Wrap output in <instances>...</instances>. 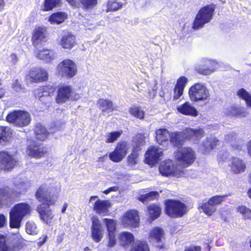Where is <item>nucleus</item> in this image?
<instances>
[{"label": "nucleus", "instance_id": "3", "mask_svg": "<svg viewBox=\"0 0 251 251\" xmlns=\"http://www.w3.org/2000/svg\"><path fill=\"white\" fill-rule=\"evenodd\" d=\"M31 211V207L27 203L21 202L14 205L9 213L10 226L19 228L23 218L29 215Z\"/></svg>", "mask_w": 251, "mask_h": 251}, {"label": "nucleus", "instance_id": "52", "mask_svg": "<svg viewBox=\"0 0 251 251\" xmlns=\"http://www.w3.org/2000/svg\"><path fill=\"white\" fill-rule=\"evenodd\" d=\"M225 139L228 142L230 143L232 146H234V143L237 139L236 134L234 132H232L225 136Z\"/></svg>", "mask_w": 251, "mask_h": 251}, {"label": "nucleus", "instance_id": "40", "mask_svg": "<svg viewBox=\"0 0 251 251\" xmlns=\"http://www.w3.org/2000/svg\"><path fill=\"white\" fill-rule=\"evenodd\" d=\"M103 220L105 224L108 234L115 233L116 226L115 221L107 218L103 219Z\"/></svg>", "mask_w": 251, "mask_h": 251}, {"label": "nucleus", "instance_id": "30", "mask_svg": "<svg viewBox=\"0 0 251 251\" xmlns=\"http://www.w3.org/2000/svg\"><path fill=\"white\" fill-rule=\"evenodd\" d=\"M16 247L13 243L9 242L5 235L0 234V251H16Z\"/></svg>", "mask_w": 251, "mask_h": 251}, {"label": "nucleus", "instance_id": "29", "mask_svg": "<svg viewBox=\"0 0 251 251\" xmlns=\"http://www.w3.org/2000/svg\"><path fill=\"white\" fill-rule=\"evenodd\" d=\"M37 58L46 62H50L55 58L54 52L50 50L43 49L35 52Z\"/></svg>", "mask_w": 251, "mask_h": 251}, {"label": "nucleus", "instance_id": "23", "mask_svg": "<svg viewBox=\"0 0 251 251\" xmlns=\"http://www.w3.org/2000/svg\"><path fill=\"white\" fill-rule=\"evenodd\" d=\"M47 40V32L43 27H35L33 31L32 41L35 47L42 45Z\"/></svg>", "mask_w": 251, "mask_h": 251}, {"label": "nucleus", "instance_id": "37", "mask_svg": "<svg viewBox=\"0 0 251 251\" xmlns=\"http://www.w3.org/2000/svg\"><path fill=\"white\" fill-rule=\"evenodd\" d=\"M148 210L150 214L149 220L150 222L158 218L161 213V209L159 206L156 204H151L148 207Z\"/></svg>", "mask_w": 251, "mask_h": 251}, {"label": "nucleus", "instance_id": "58", "mask_svg": "<svg viewBox=\"0 0 251 251\" xmlns=\"http://www.w3.org/2000/svg\"><path fill=\"white\" fill-rule=\"evenodd\" d=\"M7 219L3 214L0 215V227H3L6 224Z\"/></svg>", "mask_w": 251, "mask_h": 251}, {"label": "nucleus", "instance_id": "57", "mask_svg": "<svg viewBox=\"0 0 251 251\" xmlns=\"http://www.w3.org/2000/svg\"><path fill=\"white\" fill-rule=\"evenodd\" d=\"M119 189V187L117 186H114L113 187H111L103 191V193L106 195L109 194L112 192H116Z\"/></svg>", "mask_w": 251, "mask_h": 251}, {"label": "nucleus", "instance_id": "59", "mask_svg": "<svg viewBox=\"0 0 251 251\" xmlns=\"http://www.w3.org/2000/svg\"><path fill=\"white\" fill-rule=\"evenodd\" d=\"M25 184L23 183H21L19 185H18V186L16 188V189H17L16 191L18 193H20L24 192L25 191Z\"/></svg>", "mask_w": 251, "mask_h": 251}, {"label": "nucleus", "instance_id": "10", "mask_svg": "<svg viewBox=\"0 0 251 251\" xmlns=\"http://www.w3.org/2000/svg\"><path fill=\"white\" fill-rule=\"evenodd\" d=\"M175 166L173 161L171 160H167L163 161L160 164L159 170L160 173L165 176H173L179 177L184 175L182 168L176 163Z\"/></svg>", "mask_w": 251, "mask_h": 251}, {"label": "nucleus", "instance_id": "50", "mask_svg": "<svg viewBox=\"0 0 251 251\" xmlns=\"http://www.w3.org/2000/svg\"><path fill=\"white\" fill-rule=\"evenodd\" d=\"M226 196L216 195L211 197L208 201L211 203L214 206L220 204L223 201Z\"/></svg>", "mask_w": 251, "mask_h": 251}, {"label": "nucleus", "instance_id": "21", "mask_svg": "<svg viewBox=\"0 0 251 251\" xmlns=\"http://www.w3.org/2000/svg\"><path fill=\"white\" fill-rule=\"evenodd\" d=\"M92 237L96 242H99L103 237V231L101 223L97 217L92 218Z\"/></svg>", "mask_w": 251, "mask_h": 251}, {"label": "nucleus", "instance_id": "60", "mask_svg": "<svg viewBox=\"0 0 251 251\" xmlns=\"http://www.w3.org/2000/svg\"><path fill=\"white\" fill-rule=\"evenodd\" d=\"M10 59L11 62L15 64L18 61V57L15 54L12 53L10 55Z\"/></svg>", "mask_w": 251, "mask_h": 251}, {"label": "nucleus", "instance_id": "33", "mask_svg": "<svg viewBox=\"0 0 251 251\" xmlns=\"http://www.w3.org/2000/svg\"><path fill=\"white\" fill-rule=\"evenodd\" d=\"M119 240L122 246H127L131 244L134 240L133 234L129 232H122L119 235Z\"/></svg>", "mask_w": 251, "mask_h": 251}, {"label": "nucleus", "instance_id": "19", "mask_svg": "<svg viewBox=\"0 0 251 251\" xmlns=\"http://www.w3.org/2000/svg\"><path fill=\"white\" fill-rule=\"evenodd\" d=\"M26 153L31 157L39 159L46 156L48 151L46 148L33 143L28 145Z\"/></svg>", "mask_w": 251, "mask_h": 251}, {"label": "nucleus", "instance_id": "7", "mask_svg": "<svg viewBox=\"0 0 251 251\" xmlns=\"http://www.w3.org/2000/svg\"><path fill=\"white\" fill-rule=\"evenodd\" d=\"M56 72L61 77L71 78L77 74V65L71 59H65L57 65Z\"/></svg>", "mask_w": 251, "mask_h": 251}, {"label": "nucleus", "instance_id": "54", "mask_svg": "<svg viewBox=\"0 0 251 251\" xmlns=\"http://www.w3.org/2000/svg\"><path fill=\"white\" fill-rule=\"evenodd\" d=\"M109 241L108 246L110 247H113L116 243L115 233L108 234Z\"/></svg>", "mask_w": 251, "mask_h": 251}, {"label": "nucleus", "instance_id": "44", "mask_svg": "<svg viewBox=\"0 0 251 251\" xmlns=\"http://www.w3.org/2000/svg\"><path fill=\"white\" fill-rule=\"evenodd\" d=\"M237 212L241 214L244 219H251V210L245 206H239L237 207Z\"/></svg>", "mask_w": 251, "mask_h": 251}, {"label": "nucleus", "instance_id": "11", "mask_svg": "<svg viewBox=\"0 0 251 251\" xmlns=\"http://www.w3.org/2000/svg\"><path fill=\"white\" fill-rule=\"evenodd\" d=\"M6 120L16 126L24 127L30 123V116L29 114L25 111H14L7 116Z\"/></svg>", "mask_w": 251, "mask_h": 251}, {"label": "nucleus", "instance_id": "27", "mask_svg": "<svg viewBox=\"0 0 251 251\" xmlns=\"http://www.w3.org/2000/svg\"><path fill=\"white\" fill-rule=\"evenodd\" d=\"M50 206L42 203L37 207V211L39 213L41 219L47 224L50 222L53 216L51 210L49 209Z\"/></svg>", "mask_w": 251, "mask_h": 251}, {"label": "nucleus", "instance_id": "32", "mask_svg": "<svg viewBox=\"0 0 251 251\" xmlns=\"http://www.w3.org/2000/svg\"><path fill=\"white\" fill-rule=\"evenodd\" d=\"M68 17V15L63 12H58L52 14L49 18V21L51 24H60L63 23Z\"/></svg>", "mask_w": 251, "mask_h": 251}, {"label": "nucleus", "instance_id": "8", "mask_svg": "<svg viewBox=\"0 0 251 251\" xmlns=\"http://www.w3.org/2000/svg\"><path fill=\"white\" fill-rule=\"evenodd\" d=\"M166 214L171 217H181L187 212L185 204L179 201L169 200L165 202Z\"/></svg>", "mask_w": 251, "mask_h": 251}, {"label": "nucleus", "instance_id": "1", "mask_svg": "<svg viewBox=\"0 0 251 251\" xmlns=\"http://www.w3.org/2000/svg\"><path fill=\"white\" fill-rule=\"evenodd\" d=\"M204 134L201 128H186L181 132L176 131L171 133L166 129L160 128L156 131V139L158 144L166 145L168 144L170 138V141L173 146L177 147L181 145L186 140L197 144Z\"/></svg>", "mask_w": 251, "mask_h": 251}, {"label": "nucleus", "instance_id": "63", "mask_svg": "<svg viewBox=\"0 0 251 251\" xmlns=\"http://www.w3.org/2000/svg\"><path fill=\"white\" fill-rule=\"evenodd\" d=\"M184 251H201V248L199 246L191 247L186 249Z\"/></svg>", "mask_w": 251, "mask_h": 251}, {"label": "nucleus", "instance_id": "49", "mask_svg": "<svg viewBox=\"0 0 251 251\" xmlns=\"http://www.w3.org/2000/svg\"><path fill=\"white\" fill-rule=\"evenodd\" d=\"M85 9H92L97 4V0H80Z\"/></svg>", "mask_w": 251, "mask_h": 251}, {"label": "nucleus", "instance_id": "61", "mask_svg": "<svg viewBox=\"0 0 251 251\" xmlns=\"http://www.w3.org/2000/svg\"><path fill=\"white\" fill-rule=\"evenodd\" d=\"M138 199L140 201L143 202L144 203H146L147 201H149V199L147 198V194L140 196Z\"/></svg>", "mask_w": 251, "mask_h": 251}, {"label": "nucleus", "instance_id": "13", "mask_svg": "<svg viewBox=\"0 0 251 251\" xmlns=\"http://www.w3.org/2000/svg\"><path fill=\"white\" fill-rule=\"evenodd\" d=\"M89 203L97 213L103 216L109 212V209L111 206L109 201L99 199L98 196H91Z\"/></svg>", "mask_w": 251, "mask_h": 251}, {"label": "nucleus", "instance_id": "45", "mask_svg": "<svg viewBox=\"0 0 251 251\" xmlns=\"http://www.w3.org/2000/svg\"><path fill=\"white\" fill-rule=\"evenodd\" d=\"M130 113L135 117L142 119L144 117V112L140 107L134 106L129 109Z\"/></svg>", "mask_w": 251, "mask_h": 251}, {"label": "nucleus", "instance_id": "35", "mask_svg": "<svg viewBox=\"0 0 251 251\" xmlns=\"http://www.w3.org/2000/svg\"><path fill=\"white\" fill-rule=\"evenodd\" d=\"M34 131L36 138L39 140H45L49 135L45 127L40 124L36 125Z\"/></svg>", "mask_w": 251, "mask_h": 251}, {"label": "nucleus", "instance_id": "41", "mask_svg": "<svg viewBox=\"0 0 251 251\" xmlns=\"http://www.w3.org/2000/svg\"><path fill=\"white\" fill-rule=\"evenodd\" d=\"M122 131H114L108 133L105 135V142L111 143L115 142L122 135Z\"/></svg>", "mask_w": 251, "mask_h": 251}, {"label": "nucleus", "instance_id": "64", "mask_svg": "<svg viewBox=\"0 0 251 251\" xmlns=\"http://www.w3.org/2000/svg\"><path fill=\"white\" fill-rule=\"evenodd\" d=\"M64 235V233L63 232H61L60 234L58 235L57 236L56 241L59 244L61 243L63 240V237Z\"/></svg>", "mask_w": 251, "mask_h": 251}, {"label": "nucleus", "instance_id": "51", "mask_svg": "<svg viewBox=\"0 0 251 251\" xmlns=\"http://www.w3.org/2000/svg\"><path fill=\"white\" fill-rule=\"evenodd\" d=\"M187 81V78L186 77L181 76L177 79L175 86L184 90Z\"/></svg>", "mask_w": 251, "mask_h": 251}, {"label": "nucleus", "instance_id": "18", "mask_svg": "<svg viewBox=\"0 0 251 251\" xmlns=\"http://www.w3.org/2000/svg\"><path fill=\"white\" fill-rule=\"evenodd\" d=\"M48 77L47 70L43 68H34L29 72L26 79L30 82H39L47 80Z\"/></svg>", "mask_w": 251, "mask_h": 251}, {"label": "nucleus", "instance_id": "48", "mask_svg": "<svg viewBox=\"0 0 251 251\" xmlns=\"http://www.w3.org/2000/svg\"><path fill=\"white\" fill-rule=\"evenodd\" d=\"M244 109L242 108L236 107H230L229 111L226 114L228 115L237 116H245L243 114Z\"/></svg>", "mask_w": 251, "mask_h": 251}, {"label": "nucleus", "instance_id": "34", "mask_svg": "<svg viewBox=\"0 0 251 251\" xmlns=\"http://www.w3.org/2000/svg\"><path fill=\"white\" fill-rule=\"evenodd\" d=\"M163 230L160 227L153 228L150 232L149 238L152 243H159L163 237Z\"/></svg>", "mask_w": 251, "mask_h": 251}, {"label": "nucleus", "instance_id": "16", "mask_svg": "<svg viewBox=\"0 0 251 251\" xmlns=\"http://www.w3.org/2000/svg\"><path fill=\"white\" fill-rule=\"evenodd\" d=\"M18 162V159L7 151L0 152V169L10 170L13 168Z\"/></svg>", "mask_w": 251, "mask_h": 251}, {"label": "nucleus", "instance_id": "12", "mask_svg": "<svg viewBox=\"0 0 251 251\" xmlns=\"http://www.w3.org/2000/svg\"><path fill=\"white\" fill-rule=\"evenodd\" d=\"M218 66V63L216 60L203 58L200 64L195 66V69L198 73L207 75L215 72Z\"/></svg>", "mask_w": 251, "mask_h": 251}, {"label": "nucleus", "instance_id": "31", "mask_svg": "<svg viewBox=\"0 0 251 251\" xmlns=\"http://www.w3.org/2000/svg\"><path fill=\"white\" fill-rule=\"evenodd\" d=\"M97 105L99 109L101 110L102 112L107 111L108 113H109L115 109L112 101L108 99H99L98 101Z\"/></svg>", "mask_w": 251, "mask_h": 251}, {"label": "nucleus", "instance_id": "53", "mask_svg": "<svg viewBox=\"0 0 251 251\" xmlns=\"http://www.w3.org/2000/svg\"><path fill=\"white\" fill-rule=\"evenodd\" d=\"M183 90L182 88H179L176 87H175L174 89V100H177L182 95L183 93Z\"/></svg>", "mask_w": 251, "mask_h": 251}, {"label": "nucleus", "instance_id": "36", "mask_svg": "<svg viewBox=\"0 0 251 251\" xmlns=\"http://www.w3.org/2000/svg\"><path fill=\"white\" fill-rule=\"evenodd\" d=\"M219 141L215 137H212L207 138L203 142L202 150L204 152L209 151L210 150L214 149L219 144Z\"/></svg>", "mask_w": 251, "mask_h": 251}, {"label": "nucleus", "instance_id": "4", "mask_svg": "<svg viewBox=\"0 0 251 251\" xmlns=\"http://www.w3.org/2000/svg\"><path fill=\"white\" fill-rule=\"evenodd\" d=\"M80 98V95L74 91L72 86L63 84L58 87L55 101L62 104L69 100H76Z\"/></svg>", "mask_w": 251, "mask_h": 251}, {"label": "nucleus", "instance_id": "39", "mask_svg": "<svg viewBox=\"0 0 251 251\" xmlns=\"http://www.w3.org/2000/svg\"><path fill=\"white\" fill-rule=\"evenodd\" d=\"M238 96L246 101L247 105L251 108V96L244 89H240L237 92Z\"/></svg>", "mask_w": 251, "mask_h": 251}, {"label": "nucleus", "instance_id": "43", "mask_svg": "<svg viewBox=\"0 0 251 251\" xmlns=\"http://www.w3.org/2000/svg\"><path fill=\"white\" fill-rule=\"evenodd\" d=\"M107 8L106 10L107 12L109 11H117L118 9H120L122 4L116 0H109L107 3Z\"/></svg>", "mask_w": 251, "mask_h": 251}, {"label": "nucleus", "instance_id": "62", "mask_svg": "<svg viewBox=\"0 0 251 251\" xmlns=\"http://www.w3.org/2000/svg\"><path fill=\"white\" fill-rule=\"evenodd\" d=\"M48 238L47 235H43L39 238V244L40 245H42L46 241Z\"/></svg>", "mask_w": 251, "mask_h": 251}, {"label": "nucleus", "instance_id": "6", "mask_svg": "<svg viewBox=\"0 0 251 251\" xmlns=\"http://www.w3.org/2000/svg\"><path fill=\"white\" fill-rule=\"evenodd\" d=\"M214 10V6L211 5L201 8L195 17L193 28L198 29L202 28L205 24L209 23L212 18Z\"/></svg>", "mask_w": 251, "mask_h": 251}, {"label": "nucleus", "instance_id": "47", "mask_svg": "<svg viewBox=\"0 0 251 251\" xmlns=\"http://www.w3.org/2000/svg\"><path fill=\"white\" fill-rule=\"evenodd\" d=\"M26 231L28 234L30 235L37 234L38 231L36 224L31 221L26 223Z\"/></svg>", "mask_w": 251, "mask_h": 251}, {"label": "nucleus", "instance_id": "25", "mask_svg": "<svg viewBox=\"0 0 251 251\" xmlns=\"http://www.w3.org/2000/svg\"><path fill=\"white\" fill-rule=\"evenodd\" d=\"M75 44V37L68 31L64 32L59 41V45L62 48L69 50L74 48Z\"/></svg>", "mask_w": 251, "mask_h": 251}, {"label": "nucleus", "instance_id": "46", "mask_svg": "<svg viewBox=\"0 0 251 251\" xmlns=\"http://www.w3.org/2000/svg\"><path fill=\"white\" fill-rule=\"evenodd\" d=\"M131 251H149V249L146 242L139 241L135 243Z\"/></svg>", "mask_w": 251, "mask_h": 251}, {"label": "nucleus", "instance_id": "14", "mask_svg": "<svg viewBox=\"0 0 251 251\" xmlns=\"http://www.w3.org/2000/svg\"><path fill=\"white\" fill-rule=\"evenodd\" d=\"M129 148V144L126 142H119L114 151L110 153V159L115 162L121 161L126 155Z\"/></svg>", "mask_w": 251, "mask_h": 251}, {"label": "nucleus", "instance_id": "28", "mask_svg": "<svg viewBox=\"0 0 251 251\" xmlns=\"http://www.w3.org/2000/svg\"><path fill=\"white\" fill-rule=\"evenodd\" d=\"M12 135V129L8 126H0V145L4 146L10 141Z\"/></svg>", "mask_w": 251, "mask_h": 251}, {"label": "nucleus", "instance_id": "38", "mask_svg": "<svg viewBox=\"0 0 251 251\" xmlns=\"http://www.w3.org/2000/svg\"><path fill=\"white\" fill-rule=\"evenodd\" d=\"M200 207L202 209L203 212L208 216L212 215L216 210V206L210 203L209 201L202 203Z\"/></svg>", "mask_w": 251, "mask_h": 251}, {"label": "nucleus", "instance_id": "5", "mask_svg": "<svg viewBox=\"0 0 251 251\" xmlns=\"http://www.w3.org/2000/svg\"><path fill=\"white\" fill-rule=\"evenodd\" d=\"M176 164L182 168L183 172L184 168L192 164L196 159L195 151L191 148H183L176 152L175 155Z\"/></svg>", "mask_w": 251, "mask_h": 251}, {"label": "nucleus", "instance_id": "55", "mask_svg": "<svg viewBox=\"0 0 251 251\" xmlns=\"http://www.w3.org/2000/svg\"><path fill=\"white\" fill-rule=\"evenodd\" d=\"M12 88L17 92H20L22 90V86L21 83L17 79L14 80L12 84Z\"/></svg>", "mask_w": 251, "mask_h": 251}, {"label": "nucleus", "instance_id": "15", "mask_svg": "<svg viewBox=\"0 0 251 251\" xmlns=\"http://www.w3.org/2000/svg\"><path fill=\"white\" fill-rule=\"evenodd\" d=\"M145 137L144 134H138L134 138L135 145L133 146V152L128 157V163L133 165L137 163L138 154L137 151L142 149V147L145 144Z\"/></svg>", "mask_w": 251, "mask_h": 251}, {"label": "nucleus", "instance_id": "56", "mask_svg": "<svg viewBox=\"0 0 251 251\" xmlns=\"http://www.w3.org/2000/svg\"><path fill=\"white\" fill-rule=\"evenodd\" d=\"M146 194L147 196V198H148V200L149 201L156 199L159 195V193L157 191H151Z\"/></svg>", "mask_w": 251, "mask_h": 251}, {"label": "nucleus", "instance_id": "17", "mask_svg": "<svg viewBox=\"0 0 251 251\" xmlns=\"http://www.w3.org/2000/svg\"><path fill=\"white\" fill-rule=\"evenodd\" d=\"M136 86L137 91L143 93L144 96L149 99H153L156 95L157 87L155 80H152L149 83H141Z\"/></svg>", "mask_w": 251, "mask_h": 251}, {"label": "nucleus", "instance_id": "26", "mask_svg": "<svg viewBox=\"0 0 251 251\" xmlns=\"http://www.w3.org/2000/svg\"><path fill=\"white\" fill-rule=\"evenodd\" d=\"M177 111L184 115L196 117L198 112L196 108L189 102L186 101L176 107Z\"/></svg>", "mask_w": 251, "mask_h": 251}, {"label": "nucleus", "instance_id": "2", "mask_svg": "<svg viewBox=\"0 0 251 251\" xmlns=\"http://www.w3.org/2000/svg\"><path fill=\"white\" fill-rule=\"evenodd\" d=\"M60 190L59 185L43 184L37 189L36 198L39 201L46 202L48 205H54L57 201Z\"/></svg>", "mask_w": 251, "mask_h": 251}, {"label": "nucleus", "instance_id": "9", "mask_svg": "<svg viewBox=\"0 0 251 251\" xmlns=\"http://www.w3.org/2000/svg\"><path fill=\"white\" fill-rule=\"evenodd\" d=\"M189 96L192 101L197 102L206 100L209 97V93L204 84L197 83L190 88Z\"/></svg>", "mask_w": 251, "mask_h": 251}, {"label": "nucleus", "instance_id": "22", "mask_svg": "<svg viewBox=\"0 0 251 251\" xmlns=\"http://www.w3.org/2000/svg\"><path fill=\"white\" fill-rule=\"evenodd\" d=\"M139 216L136 210L127 211L122 218V223L125 226L136 227L139 223Z\"/></svg>", "mask_w": 251, "mask_h": 251}, {"label": "nucleus", "instance_id": "24", "mask_svg": "<svg viewBox=\"0 0 251 251\" xmlns=\"http://www.w3.org/2000/svg\"><path fill=\"white\" fill-rule=\"evenodd\" d=\"M230 171L234 174L243 173L246 169V164L244 161L238 157L232 158L228 165Z\"/></svg>", "mask_w": 251, "mask_h": 251}, {"label": "nucleus", "instance_id": "42", "mask_svg": "<svg viewBox=\"0 0 251 251\" xmlns=\"http://www.w3.org/2000/svg\"><path fill=\"white\" fill-rule=\"evenodd\" d=\"M61 2V0H45L44 10L49 11L57 6Z\"/></svg>", "mask_w": 251, "mask_h": 251}, {"label": "nucleus", "instance_id": "20", "mask_svg": "<svg viewBox=\"0 0 251 251\" xmlns=\"http://www.w3.org/2000/svg\"><path fill=\"white\" fill-rule=\"evenodd\" d=\"M163 155L162 150L161 148L152 146L150 147L145 154V161L149 165L156 164Z\"/></svg>", "mask_w": 251, "mask_h": 251}]
</instances>
